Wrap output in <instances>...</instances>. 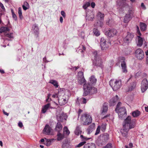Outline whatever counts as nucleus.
<instances>
[{
    "mask_svg": "<svg viewBox=\"0 0 148 148\" xmlns=\"http://www.w3.org/2000/svg\"><path fill=\"white\" fill-rule=\"evenodd\" d=\"M109 85L113 91H116L120 88L121 86V80H116L115 81L110 80L109 81Z\"/></svg>",
    "mask_w": 148,
    "mask_h": 148,
    "instance_id": "obj_4",
    "label": "nucleus"
},
{
    "mask_svg": "<svg viewBox=\"0 0 148 148\" xmlns=\"http://www.w3.org/2000/svg\"><path fill=\"white\" fill-rule=\"evenodd\" d=\"M10 29L8 27H2L0 28V34H1L3 32H5L6 31H9Z\"/></svg>",
    "mask_w": 148,
    "mask_h": 148,
    "instance_id": "obj_32",
    "label": "nucleus"
},
{
    "mask_svg": "<svg viewBox=\"0 0 148 148\" xmlns=\"http://www.w3.org/2000/svg\"><path fill=\"white\" fill-rule=\"evenodd\" d=\"M56 128H58L60 130H61L62 129V125L60 122H58L57 123Z\"/></svg>",
    "mask_w": 148,
    "mask_h": 148,
    "instance_id": "obj_49",
    "label": "nucleus"
},
{
    "mask_svg": "<svg viewBox=\"0 0 148 148\" xmlns=\"http://www.w3.org/2000/svg\"><path fill=\"white\" fill-rule=\"evenodd\" d=\"M121 102H119L116 106L115 110L117 111V109L120 108H121L120 106H121Z\"/></svg>",
    "mask_w": 148,
    "mask_h": 148,
    "instance_id": "obj_55",
    "label": "nucleus"
},
{
    "mask_svg": "<svg viewBox=\"0 0 148 148\" xmlns=\"http://www.w3.org/2000/svg\"><path fill=\"white\" fill-rule=\"evenodd\" d=\"M63 133L65 135V134L66 135L68 136L70 134V132L67 127L66 126H65L63 128Z\"/></svg>",
    "mask_w": 148,
    "mask_h": 148,
    "instance_id": "obj_30",
    "label": "nucleus"
},
{
    "mask_svg": "<svg viewBox=\"0 0 148 148\" xmlns=\"http://www.w3.org/2000/svg\"><path fill=\"white\" fill-rule=\"evenodd\" d=\"M137 37L138 38V42L137 45L139 47H141L143 44V39L140 36H138Z\"/></svg>",
    "mask_w": 148,
    "mask_h": 148,
    "instance_id": "obj_33",
    "label": "nucleus"
},
{
    "mask_svg": "<svg viewBox=\"0 0 148 148\" xmlns=\"http://www.w3.org/2000/svg\"><path fill=\"white\" fill-rule=\"evenodd\" d=\"M115 111L118 114L119 118L122 119L127 115L126 110L124 106L121 107L120 108L117 109V111L115 110Z\"/></svg>",
    "mask_w": 148,
    "mask_h": 148,
    "instance_id": "obj_8",
    "label": "nucleus"
},
{
    "mask_svg": "<svg viewBox=\"0 0 148 148\" xmlns=\"http://www.w3.org/2000/svg\"><path fill=\"white\" fill-rule=\"evenodd\" d=\"M78 78H84V73L82 71H79L78 73Z\"/></svg>",
    "mask_w": 148,
    "mask_h": 148,
    "instance_id": "obj_45",
    "label": "nucleus"
},
{
    "mask_svg": "<svg viewBox=\"0 0 148 148\" xmlns=\"http://www.w3.org/2000/svg\"><path fill=\"white\" fill-rule=\"evenodd\" d=\"M118 96L117 95L115 97L111 99L109 101V106H113L115 105L118 101Z\"/></svg>",
    "mask_w": 148,
    "mask_h": 148,
    "instance_id": "obj_17",
    "label": "nucleus"
},
{
    "mask_svg": "<svg viewBox=\"0 0 148 148\" xmlns=\"http://www.w3.org/2000/svg\"><path fill=\"white\" fill-rule=\"evenodd\" d=\"M146 27L147 25L145 23H140V27L141 30L143 31H145L146 29Z\"/></svg>",
    "mask_w": 148,
    "mask_h": 148,
    "instance_id": "obj_35",
    "label": "nucleus"
},
{
    "mask_svg": "<svg viewBox=\"0 0 148 148\" xmlns=\"http://www.w3.org/2000/svg\"><path fill=\"white\" fill-rule=\"evenodd\" d=\"M57 119L58 121V122H62L63 120V118L62 116L60 115H58L57 116Z\"/></svg>",
    "mask_w": 148,
    "mask_h": 148,
    "instance_id": "obj_50",
    "label": "nucleus"
},
{
    "mask_svg": "<svg viewBox=\"0 0 148 148\" xmlns=\"http://www.w3.org/2000/svg\"><path fill=\"white\" fill-rule=\"evenodd\" d=\"M141 7L144 10H145L146 9V7L143 3H141Z\"/></svg>",
    "mask_w": 148,
    "mask_h": 148,
    "instance_id": "obj_63",
    "label": "nucleus"
},
{
    "mask_svg": "<svg viewBox=\"0 0 148 148\" xmlns=\"http://www.w3.org/2000/svg\"><path fill=\"white\" fill-rule=\"evenodd\" d=\"M83 92L82 96L86 97L88 95L96 94L97 92V89L93 86L90 82L85 83L83 86Z\"/></svg>",
    "mask_w": 148,
    "mask_h": 148,
    "instance_id": "obj_2",
    "label": "nucleus"
},
{
    "mask_svg": "<svg viewBox=\"0 0 148 148\" xmlns=\"http://www.w3.org/2000/svg\"><path fill=\"white\" fill-rule=\"evenodd\" d=\"M86 48L84 46L81 45H80L76 51H78V53H81L82 54V56L83 57L84 56V53L86 50Z\"/></svg>",
    "mask_w": 148,
    "mask_h": 148,
    "instance_id": "obj_18",
    "label": "nucleus"
},
{
    "mask_svg": "<svg viewBox=\"0 0 148 148\" xmlns=\"http://www.w3.org/2000/svg\"><path fill=\"white\" fill-rule=\"evenodd\" d=\"M133 17L131 15L126 14L124 18L123 22L125 23H127Z\"/></svg>",
    "mask_w": 148,
    "mask_h": 148,
    "instance_id": "obj_21",
    "label": "nucleus"
},
{
    "mask_svg": "<svg viewBox=\"0 0 148 148\" xmlns=\"http://www.w3.org/2000/svg\"><path fill=\"white\" fill-rule=\"evenodd\" d=\"M148 81L147 79H143L141 83V89L142 92H145L148 88Z\"/></svg>",
    "mask_w": 148,
    "mask_h": 148,
    "instance_id": "obj_11",
    "label": "nucleus"
},
{
    "mask_svg": "<svg viewBox=\"0 0 148 148\" xmlns=\"http://www.w3.org/2000/svg\"><path fill=\"white\" fill-rule=\"evenodd\" d=\"M0 6L1 7L2 9L4 11H5V9L3 4L1 2H0Z\"/></svg>",
    "mask_w": 148,
    "mask_h": 148,
    "instance_id": "obj_61",
    "label": "nucleus"
},
{
    "mask_svg": "<svg viewBox=\"0 0 148 148\" xmlns=\"http://www.w3.org/2000/svg\"><path fill=\"white\" fill-rule=\"evenodd\" d=\"M140 113V111L138 110H136L132 112L131 113V114L133 117L136 118L139 116Z\"/></svg>",
    "mask_w": 148,
    "mask_h": 148,
    "instance_id": "obj_24",
    "label": "nucleus"
},
{
    "mask_svg": "<svg viewBox=\"0 0 148 148\" xmlns=\"http://www.w3.org/2000/svg\"><path fill=\"white\" fill-rule=\"evenodd\" d=\"M80 99L79 97H77V99L75 100V103L78 106L80 105V103L79 101Z\"/></svg>",
    "mask_w": 148,
    "mask_h": 148,
    "instance_id": "obj_56",
    "label": "nucleus"
},
{
    "mask_svg": "<svg viewBox=\"0 0 148 148\" xmlns=\"http://www.w3.org/2000/svg\"><path fill=\"white\" fill-rule=\"evenodd\" d=\"M101 139L96 143L98 146L105 144L109 139V135L108 134L105 133L102 134Z\"/></svg>",
    "mask_w": 148,
    "mask_h": 148,
    "instance_id": "obj_6",
    "label": "nucleus"
},
{
    "mask_svg": "<svg viewBox=\"0 0 148 148\" xmlns=\"http://www.w3.org/2000/svg\"><path fill=\"white\" fill-rule=\"evenodd\" d=\"M113 146L111 143H108L105 146L103 147L102 148H112Z\"/></svg>",
    "mask_w": 148,
    "mask_h": 148,
    "instance_id": "obj_47",
    "label": "nucleus"
},
{
    "mask_svg": "<svg viewBox=\"0 0 148 148\" xmlns=\"http://www.w3.org/2000/svg\"><path fill=\"white\" fill-rule=\"evenodd\" d=\"M100 125H98L97 128L96 132L95 133V135H97L98 134L100 131Z\"/></svg>",
    "mask_w": 148,
    "mask_h": 148,
    "instance_id": "obj_52",
    "label": "nucleus"
},
{
    "mask_svg": "<svg viewBox=\"0 0 148 148\" xmlns=\"http://www.w3.org/2000/svg\"><path fill=\"white\" fill-rule=\"evenodd\" d=\"M86 143V142L84 141H82L79 144L77 145H76L75 146V147H81L83 145H84Z\"/></svg>",
    "mask_w": 148,
    "mask_h": 148,
    "instance_id": "obj_46",
    "label": "nucleus"
},
{
    "mask_svg": "<svg viewBox=\"0 0 148 148\" xmlns=\"http://www.w3.org/2000/svg\"><path fill=\"white\" fill-rule=\"evenodd\" d=\"M97 16L98 17L100 18L99 20H103L104 15L103 14L101 13L100 12H99L97 14Z\"/></svg>",
    "mask_w": 148,
    "mask_h": 148,
    "instance_id": "obj_38",
    "label": "nucleus"
},
{
    "mask_svg": "<svg viewBox=\"0 0 148 148\" xmlns=\"http://www.w3.org/2000/svg\"><path fill=\"white\" fill-rule=\"evenodd\" d=\"M103 20H99V22L97 23H98V26H99L101 27H102L103 25Z\"/></svg>",
    "mask_w": 148,
    "mask_h": 148,
    "instance_id": "obj_53",
    "label": "nucleus"
},
{
    "mask_svg": "<svg viewBox=\"0 0 148 148\" xmlns=\"http://www.w3.org/2000/svg\"><path fill=\"white\" fill-rule=\"evenodd\" d=\"M49 83L53 84L56 88L58 87L59 85L58 82L54 80H51L50 81Z\"/></svg>",
    "mask_w": 148,
    "mask_h": 148,
    "instance_id": "obj_34",
    "label": "nucleus"
},
{
    "mask_svg": "<svg viewBox=\"0 0 148 148\" xmlns=\"http://www.w3.org/2000/svg\"><path fill=\"white\" fill-rule=\"evenodd\" d=\"M5 36L8 37L10 38H14L13 36V34L12 33L10 34H5Z\"/></svg>",
    "mask_w": 148,
    "mask_h": 148,
    "instance_id": "obj_51",
    "label": "nucleus"
},
{
    "mask_svg": "<svg viewBox=\"0 0 148 148\" xmlns=\"http://www.w3.org/2000/svg\"><path fill=\"white\" fill-rule=\"evenodd\" d=\"M80 137L81 138V140L82 141L86 142V141H87L92 139L91 138H87L86 137L82 135H80Z\"/></svg>",
    "mask_w": 148,
    "mask_h": 148,
    "instance_id": "obj_37",
    "label": "nucleus"
},
{
    "mask_svg": "<svg viewBox=\"0 0 148 148\" xmlns=\"http://www.w3.org/2000/svg\"><path fill=\"white\" fill-rule=\"evenodd\" d=\"M111 20L109 19L106 22V24L110 26H111L112 25V24L111 23Z\"/></svg>",
    "mask_w": 148,
    "mask_h": 148,
    "instance_id": "obj_59",
    "label": "nucleus"
},
{
    "mask_svg": "<svg viewBox=\"0 0 148 148\" xmlns=\"http://www.w3.org/2000/svg\"><path fill=\"white\" fill-rule=\"evenodd\" d=\"M136 83L135 81L130 83L128 86V90L129 91H132L136 87Z\"/></svg>",
    "mask_w": 148,
    "mask_h": 148,
    "instance_id": "obj_20",
    "label": "nucleus"
},
{
    "mask_svg": "<svg viewBox=\"0 0 148 148\" xmlns=\"http://www.w3.org/2000/svg\"><path fill=\"white\" fill-rule=\"evenodd\" d=\"M126 37L132 41L134 37V34L133 33H131L130 32H127V34Z\"/></svg>",
    "mask_w": 148,
    "mask_h": 148,
    "instance_id": "obj_36",
    "label": "nucleus"
},
{
    "mask_svg": "<svg viewBox=\"0 0 148 148\" xmlns=\"http://www.w3.org/2000/svg\"><path fill=\"white\" fill-rule=\"evenodd\" d=\"M107 41L103 37H102L100 40V45L102 50H106L109 46L106 44Z\"/></svg>",
    "mask_w": 148,
    "mask_h": 148,
    "instance_id": "obj_12",
    "label": "nucleus"
},
{
    "mask_svg": "<svg viewBox=\"0 0 148 148\" xmlns=\"http://www.w3.org/2000/svg\"><path fill=\"white\" fill-rule=\"evenodd\" d=\"M123 41L124 43L127 44L131 42L132 41L126 37L123 38Z\"/></svg>",
    "mask_w": 148,
    "mask_h": 148,
    "instance_id": "obj_43",
    "label": "nucleus"
},
{
    "mask_svg": "<svg viewBox=\"0 0 148 148\" xmlns=\"http://www.w3.org/2000/svg\"><path fill=\"white\" fill-rule=\"evenodd\" d=\"M125 58L124 57H119L118 58L119 62L121 63L122 72L123 73H126L127 72V70L126 63L125 62Z\"/></svg>",
    "mask_w": 148,
    "mask_h": 148,
    "instance_id": "obj_7",
    "label": "nucleus"
},
{
    "mask_svg": "<svg viewBox=\"0 0 148 148\" xmlns=\"http://www.w3.org/2000/svg\"><path fill=\"white\" fill-rule=\"evenodd\" d=\"M12 16L14 20L15 21H16L17 20V16L15 14H12Z\"/></svg>",
    "mask_w": 148,
    "mask_h": 148,
    "instance_id": "obj_62",
    "label": "nucleus"
},
{
    "mask_svg": "<svg viewBox=\"0 0 148 148\" xmlns=\"http://www.w3.org/2000/svg\"><path fill=\"white\" fill-rule=\"evenodd\" d=\"M89 81L90 84H92L93 86L94 85L97 81V79H96L95 76L93 75L91 76L89 78Z\"/></svg>",
    "mask_w": 148,
    "mask_h": 148,
    "instance_id": "obj_23",
    "label": "nucleus"
},
{
    "mask_svg": "<svg viewBox=\"0 0 148 148\" xmlns=\"http://www.w3.org/2000/svg\"><path fill=\"white\" fill-rule=\"evenodd\" d=\"M61 14L64 18H65V17L66 14L64 11L62 10L61 12Z\"/></svg>",
    "mask_w": 148,
    "mask_h": 148,
    "instance_id": "obj_64",
    "label": "nucleus"
},
{
    "mask_svg": "<svg viewBox=\"0 0 148 148\" xmlns=\"http://www.w3.org/2000/svg\"><path fill=\"white\" fill-rule=\"evenodd\" d=\"M82 131L81 130V128L79 126L77 127L74 132L75 134L77 136H79L81 134Z\"/></svg>",
    "mask_w": 148,
    "mask_h": 148,
    "instance_id": "obj_26",
    "label": "nucleus"
},
{
    "mask_svg": "<svg viewBox=\"0 0 148 148\" xmlns=\"http://www.w3.org/2000/svg\"><path fill=\"white\" fill-rule=\"evenodd\" d=\"M96 146L95 143H88L84 146L83 148H96Z\"/></svg>",
    "mask_w": 148,
    "mask_h": 148,
    "instance_id": "obj_22",
    "label": "nucleus"
},
{
    "mask_svg": "<svg viewBox=\"0 0 148 148\" xmlns=\"http://www.w3.org/2000/svg\"><path fill=\"white\" fill-rule=\"evenodd\" d=\"M135 55L138 59L140 60H142L144 57L143 51L140 48L136 50Z\"/></svg>",
    "mask_w": 148,
    "mask_h": 148,
    "instance_id": "obj_10",
    "label": "nucleus"
},
{
    "mask_svg": "<svg viewBox=\"0 0 148 148\" xmlns=\"http://www.w3.org/2000/svg\"><path fill=\"white\" fill-rule=\"evenodd\" d=\"M95 124L94 123H93L91 124L88 128V130L89 131H92L95 128Z\"/></svg>",
    "mask_w": 148,
    "mask_h": 148,
    "instance_id": "obj_42",
    "label": "nucleus"
},
{
    "mask_svg": "<svg viewBox=\"0 0 148 148\" xmlns=\"http://www.w3.org/2000/svg\"><path fill=\"white\" fill-rule=\"evenodd\" d=\"M117 33V30L114 28H109L105 32V35L108 37H111L116 35Z\"/></svg>",
    "mask_w": 148,
    "mask_h": 148,
    "instance_id": "obj_9",
    "label": "nucleus"
},
{
    "mask_svg": "<svg viewBox=\"0 0 148 148\" xmlns=\"http://www.w3.org/2000/svg\"><path fill=\"white\" fill-rule=\"evenodd\" d=\"M1 42L4 44H6V42L8 41L11 40L7 38H1Z\"/></svg>",
    "mask_w": 148,
    "mask_h": 148,
    "instance_id": "obj_48",
    "label": "nucleus"
},
{
    "mask_svg": "<svg viewBox=\"0 0 148 148\" xmlns=\"http://www.w3.org/2000/svg\"><path fill=\"white\" fill-rule=\"evenodd\" d=\"M81 120L83 122L84 125H88L91 123L92 119L91 116L87 113L83 114L81 117Z\"/></svg>",
    "mask_w": 148,
    "mask_h": 148,
    "instance_id": "obj_5",
    "label": "nucleus"
},
{
    "mask_svg": "<svg viewBox=\"0 0 148 148\" xmlns=\"http://www.w3.org/2000/svg\"><path fill=\"white\" fill-rule=\"evenodd\" d=\"M18 13L20 18L21 19H22L23 17L22 15V12L21 8L19 7L18 8Z\"/></svg>",
    "mask_w": 148,
    "mask_h": 148,
    "instance_id": "obj_41",
    "label": "nucleus"
},
{
    "mask_svg": "<svg viewBox=\"0 0 148 148\" xmlns=\"http://www.w3.org/2000/svg\"><path fill=\"white\" fill-rule=\"evenodd\" d=\"M77 81L79 84L81 85H83L85 83H86V81L84 78H77Z\"/></svg>",
    "mask_w": 148,
    "mask_h": 148,
    "instance_id": "obj_28",
    "label": "nucleus"
},
{
    "mask_svg": "<svg viewBox=\"0 0 148 148\" xmlns=\"http://www.w3.org/2000/svg\"><path fill=\"white\" fill-rule=\"evenodd\" d=\"M51 128L48 124H46L42 130L43 133L47 135L50 134Z\"/></svg>",
    "mask_w": 148,
    "mask_h": 148,
    "instance_id": "obj_15",
    "label": "nucleus"
},
{
    "mask_svg": "<svg viewBox=\"0 0 148 148\" xmlns=\"http://www.w3.org/2000/svg\"><path fill=\"white\" fill-rule=\"evenodd\" d=\"M79 36L81 37L82 38L84 39L85 36L84 32H81L79 34Z\"/></svg>",
    "mask_w": 148,
    "mask_h": 148,
    "instance_id": "obj_57",
    "label": "nucleus"
},
{
    "mask_svg": "<svg viewBox=\"0 0 148 148\" xmlns=\"http://www.w3.org/2000/svg\"><path fill=\"white\" fill-rule=\"evenodd\" d=\"M93 58L92 59V66L94 69L98 67H100L102 70L103 69V66L102 59L100 58L98 54L97 51H94L92 53Z\"/></svg>",
    "mask_w": 148,
    "mask_h": 148,
    "instance_id": "obj_3",
    "label": "nucleus"
},
{
    "mask_svg": "<svg viewBox=\"0 0 148 148\" xmlns=\"http://www.w3.org/2000/svg\"><path fill=\"white\" fill-rule=\"evenodd\" d=\"M86 19H87L89 21H92L94 18V15L93 14V12H91L89 16L88 14H86Z\"/></svg>",
    "mask_w": 148,
    "mask_h": 148,
    "instance_id": "obj_27",
    "label": "nucleus"
},
{
    "mask_svg": "<svg viewBox=\"0 0 148 148\" xmlns=\"http://www.w3.org/2000/svg\"><path fill=\"white\" fill-rule=\"evenodd\" d=\"M132 117L128 116L124 120L123 126V129H121L120 131L122 136L125 138L127 137L128 132L130 131L132 132H134L135 130L133 129L136 125V120L134 119L131 120Z\"/></svg>",
    "mask_w": 148,
    "mask_h": 148,
    "instance_id": "obj_1",
    "label": "nucleus"
},
{
    "mask_svg": "<svg viewBox=\"0 0 148 148\" xmlns=\"http://www.w3.org/2000/svg\"><path fill=\"white\" fill-rule=\"evenodd\" d=\"M92 98L91 97H82L79 98L80 99L79 101L81 104H86L87 101Z\"/></svg>",
    "mask_w": 148,
    "mask_h": 148,
    "instance_id": "obj_19",
    "label": "nucleus"
},
{
    "mask_svg": "<svg viewBox=\"0 0 148 148\" xmlns=\"http://www.w3.org/2000/svg\"><path fill=\"white\" fill-rule=\"evenodd\" d=\"M90 5V3L89 2H86L83 5V8L85 10Z\"/></svg>",
    "mask_w": 148,
    "mask_h": 148,
    "instance_id": "obj_44",
    "label": "nucleus"
},
{
    "mask_svg": "<svg viewBox=\"0 0 148 148\" xmlns=\"http://www.w3.org/2000/svg\"><path fill=\"white\" fill-rule=\"evenodd\" d=\"M57 136V139L58 141H60L65 137V135L63 133L62 134L59 131L58 132Z\"/></svg>",
    "mask_w": 148,
    "mask_h": 148,
    "instance_id": "obj_25",
    "label": "nucleus"
},
{
    "mask_svg": "<svg viewBox=\"0 0 148 148\" xmlns=\"http://www.w3.org/2000/svg\"><path fill=\"white\" fill-rule=\"evenodd\" d=\"M94 34L96 36H98L100 35L99 31L97 28H94L93 30Z\"/></svg>",
    "mask_w": 148,
    "mask_h": 148,
    "instance_id": "obj_31",
    "label": "nucleus"
},
{
    "mask_svg": "<svg viewBox=\"0 0 148 148\" xmlns=\"http://www.w3.org/2000/svg\"><path fill=\"white\" fill-rule=\"evenodd\" d=\"M124 6H127L129 7V10H128V13L127 14L131 15V16L133 17L134 14V10L133 8L132 7L129 6L128 4L126 3L125 2H123V5Z\"/></svg>",
    "mask_w": 148,
    "mask_h": 148,
    "instance_id": "obj_16",
    "label": "nucleus"
},
{
    "mask_svg": "<svg viewBox=\"0 0 148 148\" xmlns=\"http://www.w3.org/2000/svg\"><path fill=\"white\" fill-rule=\"evenodd\" d=\"M23 9L24 10H26L29 8V4L27 1H25L23 4L22 5Z\"/></svg>",
    "mask_w": 148,
    "mask_h": 148,
    "instance_id": "obj_29",
    "label": "nucleus"
},
{
    "mask_svg": "<svg viewBox=\"0 0 148 148\" xmlns=\"http://www.w3.org/2000/svg\"><path fill=\"white\" fill-rule=\"evenodd\" d=\"M43 62H44L45 63H47L49 62H50L51 61H52V60H51L50 61H48L47 60L46 57L45 56L43 58Z\"/></svg>",
    "mask_w": 148,
    "mask_h": 148,
    "instance_id": "obj_60",
    "label": "nucleus"
},
{
    "mask_svg": "<svg viewBox=\"0 0 148 148\" xmlns=\"http://www.w3.org/2000/svg\"><path fill=\"white\" fill-rule=\"evenodd\" d=\"M32 30L34 35H36V37L38 36L39 33V29L38 28V25L36 23L34 24L32 27Z\"/></svg>",
    "mask_w": 148,
    "mask_h": 148,
    "instance_id": "obj_13",
    "label": "nucleus"
},
{
    "mask_svg": "<svg viewBox=\"0 0 148 148\" xmlns=\"http://www.w3.org/2000/svg\"><path fill=\"white\" fill-rule=\"evenodd\" d=\"M108 108L107 104L105 102L104 103L100 110L101 114L103 115L105 114L108 111Z\"/></svg>",
    "mask_w": 148,
    "mask_h": 148,
    "instance_id": "obj_14",
    "label": "nucleus"
},
{
    "mask_svg": "<svg viewBox=\"0 0 148 148\" xmlns=\"http://www.w3.org/2000/svg\"><path fill=\"white\" fill-rule=\"evenodd\" d=\"M69 145L66 143H64L62 145V148H69Z\"/></svg>",
    "mask_w": 148,
    "mask_h": 148,
    "instance_id": "obj_54",
    "label": "nucleus"
},
{
    "mask_svg": "<svg viewBox=\"0 0 148 148\" xmlns=\"http://www.w3.org/2000/svg\"><path fill=\"white\" fill-rule=\"evenodd\" d=\"M46 141L44 143V144L47 146H49L51 144V140L49 139H47L45 138Z\"/></svg>",
    "mask_w": 148,
    "mask_h": 148,
    "instance_id": "obj_39",
    "label": "nucleus"
},
{
    "mask_svg": "<svg viewBox=\"0 0 148 148\" xmlns=\"http://www.w3.org/2000/svg\"><path fill=\"white\" fill-rule=\"evenodd\" d=\"M51 105L50 103H49L46 105H45L43 107L46 109L47 110L49 108Z\"/></svg>",
    "mask_w": 148,
    "mask_h": 148,
    "instance_id": "obj_58",
    "label": "nucleus"
},
{
    "mask_svg": "<svg viewBox=\"0 0 148 148\" xmlns=\"http://www.w3.org/2000/svg\"><path fill=\"white\" fill-rule=\"evenodd\" d=\"M106 123H102L100 126V129L103 132H104L106 129Z\"/></svg>",
    "mask_w": 148,
    "mask_h": 148,
    "instance_id": "obj_40",
    "label": "nucleus"
}]
</instances>
